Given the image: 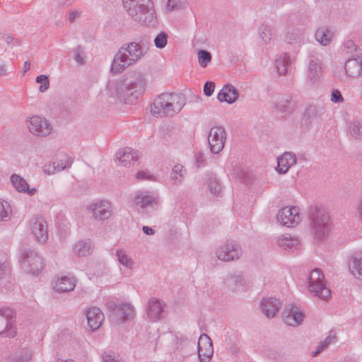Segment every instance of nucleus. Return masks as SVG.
I'll return each mask as SVG.
<instances>
[{"mask_svg":"<svg viewBox=\"0 0 362 362\" xmlns=\"http://www.w3.org/2000/svg\"><path fill=\"white\" fill-rule=\"evenodd\" d=\"M216 255L220 260L233 261L240 258L242 255V249L235 242L230 241L217 250Z\"/></svg>","mask_w":362,"mask_h":362,"instance_id":"0eeeda50","label":"nucleus"},{"mask_svg":"<svg viewBox=\"0 0 362 362\" xmlns=\"http://www.w3.org/2000/svg\"><path fill=\"white\" fill-rule=\"evenodd\" d=\"M315 37L316 40L321 45H326L330 42L332 35L329 30L324 28H320L317 30Z\"/></svg>","mask_w":362,"mask_h":362,"instance_id":"bb28decb","label":"nucleus"},{"mask_svg":"<svg viewBox=\"0 0 362 362\" xmlns=\"http://www.w3.org/2000/svg\"><path fill=\"white\" fill-rule=\"evenodd\" d=\"M132 151L125 152L122 154V156L119 158V163L123 166H127L128 164H130L132 160H133L134 154Z\"/></svg>","mask_w":362,"mask_h":362,"instance_id":"72a5a7b5","label":"nucleus"},{"mask_svg":"<svg viewBox=\"0 0 362 362\" xmlns=\"http://www.w3.org/2000/svg\"><path fill=\"white\" fill-rule=\"evenodd\" d=\"M346 74L351 77L359 76L362 71V62L357 59H351L345 64Z\"/></svg>","mask_w":362,"mask_h":362,"instance_id":"4be33fe9","label":"nucleus"},{"mask_svg":"<svg viewBox=\"0 0 362 362\" xmlns=\"http://www.w3.org/2000/svg\"><path fill=\"white\" fill-rule=\"evenodd\" d=\"M8 263L6 261H4L3 262H0V271H3L8 269Z\"/></svg>","mask_w":362,"mask_h":362,"instance_id":"09e8293b","label":"nucleus"},{"mask_svg":"<svg viewBox=\"0 0 362 362\" xmlns=\"http://www.w3.org/2000/svg\"><path fill=\"white\" fill-rule=\"evenodd\" d=\"M354 269L358 270V272H362V258L359 259H353Z\"/></svg>","mask_w":362,"mask_h":362,"instance_id":"79ce46f5","label":"nucleus"},{"mask_svg":"<svg viewBox=\"0 0 362 362\" xmlns=\"http://www.w3.org/2000/svg\"><path fill=\"white\" fill-rule=\"evenodd\" d=\"M215 88V84L214 82H206L204 87V94L207 96H210L213 94Z\"/></svg>","mask_w":362,"mask_h":362,"instance_id":"e433bc0d","label":"nucleus"},{"mask_svg":"<svg viewBox=\"0 0 362 362\" xmlns=\"http://www.w3.org/2000/svg\"><path fill=\"white\" fill-rule=\"evenodd\" d=\"M10 213L9 204L7 202H0V220L8 217Z\"/></svg>","mask_w":362,"mask_h":362,"instance_id":"f704fd0d","label":"nucleus"},{"mask_svg":"<svg viewBox=\"0 0 362 362\" xmlns=\"http://www.w3.org/2000/svg\"><path fill=\"white\" fill-rule=\"evenodd\" d=\"M90 207L95 218L105 219L110 215V206L107 202L96 203Z\"/></svg>","mask_w":362,"mask_h":362,"instance_id":"6ab92c4d","label":"nucleus"},{"mask_svg":"<svg viewBox=\"0 0 362 362\" xmlns=\"http://www.w3.org/2000/svg\"><path fill=\"white\" fill-rule=\"evenodd\" d=\"M243 277L240 274H229L226 279V284L228 288L235 290L238 285H243Z\"/></svg>","mask_w":362,"mask_h":362,"instance_id":"a878e982","label":"nucleus"},{"mask_svg":"<svg viewBox=\"0 0 362 362\" xmlns=\"http://www.w3.org/2000/svg\"><path fill=\"white\" fill-rule=\"evenodd\" d=\"M263 29L266 31V33H267L268 35H269V30L267 28L264 27V28H263Z\"/></svg>","mask_w":362,"mask_h":362,"instance_id":"13d9d810","label":"nucleus"},{"mask_svg":"<svg viewBox=\"0 0 362 362\" xmlns=\"http://www.w3.org/2000/svg\"><path fill=\"white\" fill-rule=\"evenodd\" d=\"M117 257L119 262L127 268L131 269L133 262L128 258L125 252L122 250L117 251Z\"/></svg>","mask_w":362,"mask_h":362,"instance_id":"2f4dec72","label":"nucleus"},{"mask_svg":"<svg viewBox=\"0 0 362 362\" xmlns=\"http://www.w3.org/2000/svg\"><path fill=\"white\" fill-rule=\"evenodd\" d=\"M37 83H40V91L45 92L49 88V83L48 77L45 75H40L36 78Z\"/></svg>","mask_w":362,"mask_h":362,"instance_id":"473e14b6","label":"nucleus"},{"mask_svg":"<svg viewBox=\"0 0 362 362\" xmlns=\"http://www.w3.org/2000/svg\"><path fill=\"white\" fill-rule=\"evenodd\" d=\"M313 272H318V270L317 269H315V270H313Z\"/></svg>","mask_w":362,"mask_h":362,"instance_id":"052dcab7","label":"nucleus"},{"mask_svg":"<svg viewBox=\"0 0 362 362\" xmlns=\"http://www.w3.org/2000/svg\"><path fill=\"white\" fill-rule=\"evenodd\" d=\"M226 140V132L221 126L213 127L209 133L208 141L211 152L218 153L224 147Z\"/></svg>","mask_w":362,"mask_h":362,"instance_id":"39448f33","label":"nucleus"},{"mask_svg":"<svg viewBox=\"0 0 362 362\" xmlns=\"http://www.w3.org/2000/svg\"><path fill=\"white\" fill-rule=\"evenodd\" d=\"M308 289L316 296L322 300H327L331 296V291L327 287L324 273H310L308 277Z\"/></svg>","mask_w":362,"mask_h":362,"instance_id":"f03ea898","label":"nucleus"},{"mask_svg":"<svg viewBox=\"0 0 362 362\" xmlns=\"http://www.w3.org/2000/svg\"><path fill=\"white\" fill-rule=\"evenodd\" d=\"M15 312L8 308L0 310V335L7 337H14L16 329L13 326Z\"/></svg>","mask_w":362,"mask_h":362,"instance_id":"20e7f679","label":"nucleus"},{"mask_svg":"<svg viewBox=\"0 0 362 362\" xmlns=\"http://www.w3.org/2000/svg\"><path fill=\"white\" fill-rule=\"evenodd\" d=\"M86 316L88 325L92 330L98 329L104 320V315L98 307H93L86 310Z\"/></svg>","mask_w":362,"mask_h":362,"instance_id":"f8f14e48","label":"nucleus"},{"mask_svg":"<svg viewBox=\"0 0 362 362\" xmlns=\"http://www.w3.org/2000/svg\"><path fill=\"white\" fill-rule=\"evenodd\" d=\"M324 347L320 344L317 346L316 349L320 354L324 350Z\"/></svg>","mask_w":362,"mask_h":362,"instance_id":"3c124183","label":"nucleus"},{"mask_svg":"<svg viewBox=\"0 0 362 362\" xmlns=\"http://www.w3.org/2000/svg\"><path fill=\"white\" fill-rule=\"evenodd\" d=\"M24 68L25 70H28L30 68V64L25 62L24 64Z\"/></svg>","mask_w":362,"mask_h":362,"instance_id":"4d7b16f0","label":"nucleus"},{"mask_svg":"<svg viewBox=\"0 0 362 362\" xmlns=\"http://www.w3.org/2000/svg\"><path fill=\"white\" fill-rule=\"evenodd\" d=\"M30 228L38 241L43 242L47 239V225L42 219H32L30 221Z\"/></svg>","mask_w":362,"mask_h":362,"instance_id":"ddd939ff","label":"nucleus"},{"mask_svg":"<svg viewBox=\"0 0 362 362\" xmlns=\"http://www.w3.org/2000/svg\"><path fill=\"white\" fill-rule=\"evenodd\" d=\"M155 45L158 48H163L167 43V35L164 33L159 34L154 40Z\"/></svg>","mask_w":362,"mask_h":362,"instance_id":"c9c22d12","label":"nucleus"},{"mask_svg":"<svg viewBox=\"0 0 362 362\" xmlns=\"http://www.w3.org/2000/svg\"><path fill=\"white\" fill-rule=\"evenodd\" d=\"M300 220V209L296 206H285L281 209L278 215V221L287 227L296 226Z\"/></svg>","mask_w":362,"mask_h":362,"instance_id":"423d86ee","label":"nucleus"},{"mask_svg":"<svg viewBox=\"0 0 362 362\" xmlns=\"http://www.w3.org/2000/svg\"><path fill=\"white\" fill-rule=\"evenodd\" d=\"M152 197L148 195L144 194V193H141V194L136 196L135 198V202L136 205L141 207H144L148 204H150L152 203Z\"/></svg>","mask_w":362,"mask_h":362,"instance_id":"c756f323","label":"nucleus"},{"mask_svg":"<svg viewBox=\"0 0 362 362\" xmlns=\"http://www.w3.org/2000/svg\"><path fill=\"white\" fill-rule=\"evenodd\" d=\"M143 230L146 235H152L154 233V230L152 228H148L147 226H144Z\"/></svg>","mask_w":362,"mask_h":362,"instance_id":"de8ad7c7","label":"nucleus"},{"mask_svg":"<svg viewBox=\"0 0 362 362\" xmlns=\"http://www.w3.org/2000/svg\"><path fill=\"white\" fill-rule=\"evenodd\" d=\"M355 279H362V273H352Z\"/></svg>","mask_w":362,"mask_h":362,"instance_id":"8fccbe9b","label":"nucleus"},{"mask_svg":"<svg viewBox=\"0 0 362 362\" xmlns=\"http://www.w3.org/2000/svg\"><path fill=\"white\" fill-rule=\"evenodd\" d=\"M64 163H62V165H58L57 167H54V170H52L49 166L45 165L44 170L46 173L49 175L53 173L55 170H63L66 168L67 166H69L71 163L70 158L66 156H64Z\"/></svg>","mask_w":362,"mask_h":362,"instance_id":"7c9ffc66","label":"nucleus"},{"mask_svg":"<svg viewBox=\"0 0 362 362\" xmlns=\"http://www.w3.org/2000/svg\"><path fill=\"white\" fill-rule=\"evenodd\" d=\"M276 69L279 74H285L286 69L283 62H279V63L276 64Z\"/></svg>","mask_w":362,"mask_h":362,"instance_id":"c03bdc74","label":"nucleus"},{"mask_svg":"<svg viewBox=\"0 0 362 362\" xmlns=\"http://www.w3.org/2000/svg\"><path fill=\"white\" fill-rule=\"evenodd\" d=\"M279 245L285 250L296 249L300 242L298 239L283 236L279 239Z\"/></svg>","mask_w":362,"mask_h":362,"instance_id":"393cba45","label":"nucleus"},{"mask_svg":"<svg viewBox=\"0 0 362 362\" xmlns=\"http://www.w3.org/2000/svg\"><path fill=\"white\" fill-rule=\"evenodd\" d=\"M119 52L125 57V58L132 64L136 61L140 56V48L138 44L132 42L126 46H123L119 50Z\"/></svg>","mask_w":362,"mask_h":362,"instance_id":"f3484780","label":"nucleus"},{"mask_svg":"<svg viewBox=\"0 0 362 362\" xmlns=\"http://www.w3.org/2000/svg\"><path fill=\"white\" fill-rule=\"evenodd\" d=\"M31 357V351L28 348H23L11 354L8 362H28Z\"/></svg>","mask_w":362,"mask_h":362,"instance_id":"aec40b11","label":"nucleus"},{"mask_svg":"<svg viewBox=\"0 0 362 362\" xmlns=\"http://www.w3.org/2000/svg\"><path fill=\"white\" fill-rule=\"evenodd\" d=\"M318 354H320V353H319L317 350H315V351H313V352L312 353V356H313V357H315V356H317Z\"/></svg>","mask_w":362,"mask_h":362,"instance_id":"5fc2aeb1","label":"nucleus"},{"mask_svg":"<svg viewBox=\"0 0 362 362\" xmlns=\"http://www.w3.org/2000/svg\"><path fill=\"white\" fill-rule=\"evenodd\" d=\"M78 16L79 13L78 11H69L67 15V18L69 22H73Z\"/></svg>","mask_w":362,"mask_h":362,"instance_id":"37998d69","label":"nucleus"},{"mask_svg":"<svg viewBox=\"0 0 362 362\" xmlns=\"http://www.w3.org/2000/svg\"><path fill=\"white\" fill-rule=\"evenodd\" d=\"M136 176L138 178L151 179V175L147 172H139Z\"/></svg>","mask_w":362,"mask_h":362,"instance_id":"49530a36","label":"nucleus"},{"mask_svg":"<svg viewBox=\"0 0 362 362\" xmlns=\"http://www.w3.org/2000/svg\"><path fill=\"white\" fill-rule=\"evenodd\" d=\"M332 101L333 102H339L342 100V97L340 94V92L338 90H334L332 93Z\"/></svg>","mask_w":362,"mask_h":362,"instance_id":"a19ab883","label":"nucleus"},{"mask_svg":"<svg viewBox=\"0 0 362 362\" xmlns=\"http://www.w3.org/2000/svg\"><path fill=\"white\" fill-rule=\"evenodd\" d=\"M198 354L201 362H210L214 354L212 341L210 337L203 334L198 341Z\"/></svg>","mask_w":362,"mask_h":362,"instance_id":"6e6552de","label":"nucleus"},{"mask_svg":"<svg viewBox=\"0 0 362 362\" xmlns=\"http://www.w3.org/2000/svg\"><path fill=\"white\" fill-rule=\"evenodd\" d=\"M103 362H119L118 359L115 358L114 354L105 352L103 356Z\"/></svg>","mask_w":362,"mask_h":362,"instance_id":"58836bf2","label":"nucleus"},{"mask_svg":"<svg viewBox=\"0 0 362 362\" xmlns=\"http://www.w3.org/2000/svg\"><path fill=\"white\" fill-rule=\"evenodd\" d=\"M122 53V52L118 51L115 56L111 68V71L113 73H119L123 71L126 66L131 64Z\"/></svg>","mask_w":362,"mask_h":362,"instance_id":"b1692460","label":"nucleus"},{"mask_svg":"<svg viewBox=\"0 0 362 362\" xmlns=\"http://www.w3.org/2000/svg\"><path fill=\"white\" fill-rule=\"evenodd\" d=\"M28 128L31 133L39 136H47L52 129L47 121L39 116H33L30 118Z\"/></svg>","mask_w":362,"mask_h":362,"instance_id":"9d476101","label":"nucleus"},{"mask_svg":"<svg viewBox=\"0 0 362 362\" xmlns=\"http://www.w3.org/2000/svg\"><path fill=\"white\" fill-rule=\"evenodd\" d=\"M11 179L13 185L18 191L28 192L30 195L35 194V189H30L28 184L23 177L17 175H13Z\"/></svg>","mask_w":362,"mask_h":362,"instance_id":"5701e85b","label":"nucleus"},{"mask_svg":"<svg viewBox=\"0 0 362 362\" xmlns=\"http://www.w3.org/2000/svg\"><path fill=\"white\" fill-rule=\"evenodd\" d=\"M106 306L109 311L112 312L115 315L117 305H115L114 302H109L106 304Z\"/></svg>","mask_w":362,"mask_h":362,"instance_id":"a18cd8bd","label":"nucleus"},{"mask_svg":"<svg viewBox=\"0 0 362 362\" xmlns=\"http://www.w3.org/2000/svg\"><path fill=\"white\" fill-rule=\"evenodd\" d=\"M182 169V166L176 165V166L174 167L173 171L174 172H177V171L179 170L180 172H181Z\"/></svg>","mask_w":362,"mask_h":362,"instance_id":"864d4df0","label":"nucleus"},{"mask_svg":"<svg viewBox=\"0 0 362 362\" xmlns=\"http://www.w3.org/2000/svg\"><path fill=\"white\" fill-rule=\"evenodd\" d=\"M75 251L79 256H86L90 253L91 247L88 243L80 242L75 245Z\"/></svg>","mask_w":362,"mask_h":362,"instance_id":"cd10ccee","label":"nucleus"},{"mask_svg":"<svg viewBox=\"0 0 362 362\" xmlns=\"http://www.w3.org/2000/svg\"><path fill=\"white\" fill-rule=\"evenodd\" d=\"M163 310L160 302L157 299H152L148 302L147 318L149 321L155 322L160 318Z\"/></svg>","mask_w":362,"mask_h":362,"instance_id":"dca6fc26","label":"nucleus"},{"mask_svg":"<svg viewBox=\"0 0 362 362\" xmlns=\"http://www.w3.org/2000/svg\"><path fill=\"white\" fill-rule=\"evenodd\" d=\"M304 314L300 308L293 304L286 306L283 313L284 322L289 326H298L304 319Z\"/></svg>","mask_w":362,"mask_h":362,"instance_id":"1a4fd4ad","label":"nucleus"},{"mask_svg":"<svg viewBox=\"0 0 362 362\" xmlns=\"http://www.w3.org/2000/svg\"><path fill=\"white\" fill-rule=\"evenodd\" d=\"M239 97L238 90L232 85L224 86L217 95V99L221 103L232 104L237 101Z\"/></svg>","mask_w":362,"mask_h":362,"instance_id":"4468645a","label":"nucleus"},{"mask_svg":"<svg viewBox=\"0 0 362 362\" xmlns=\"http://www.w3.org/2000/svg\"><path fill=\"white\" fill-rule=\"evenodd\" d=\"M76 280L73 277L62 276L52 282L53 289L58 293L69 292L74 289Z\"/></svg>","mask_w":362,"mask_h":362,"instance_id":"9b49d317","label":"nucleus"},{"mask_svg":"<svg viewBox=\"0 0 362 362\" xmlns=\"http://www.w3.org/2000/svg\"><path fill=\"white\" fill-rule=\"evenodd\" d=\"M358 211H359L360 214L362 216V201H361V202L360 204V206H358Z\"/></svg>","mask_w":362,"mask_h":362,"instance_id":"6e6d98bb","label":"nucleus"},{"mask_svg":"<svg viewBox=\"0 0 362 362\" xmlns=\"http://www.w3.org/2000/svg\"><path fill=\"white\" fill-rule=\"evenodd\" d=\"M124 6L129 14L134 17H140L142 14L149 13L153 16L154 10L151 0H123Z\"/></svg>","mask_w":362,"mask_h":362,"instance_id":"7ed1b4c3","label":"nucleus"},{"mask_svg":"<svg viewBox=\"0 0 362 362\" xmlns=\"http://www.w3.org/2000/svg\"><path fill=\"white\" fill-rule=\"evenodd\" d=\"M56 362H75V361L72 359H66L64 361L60 358H57V359H56Z\"/></svg>","mask_w":362,"mask_h":362,"instance_id":"603ef678","label":"nucleus"},{"mask_svg":"<svg viewBox=\"0 0 362 362\" xmlns=\"http://www.w3.org/2000/svg\"><path fill=\"white\" fill-rule=\"evenodd\" d=\"M115 315L122 322L131 320L134 316V308L129 304L117 305Z\"/></svg>","mask_w":362,"mask_h":362,"instance_id":"412c9836","label":"nucleus"},{"mask_svg":"<svg viewBox=\"0 0 362 362\" xmlns=\"http://www.w3.org/2000/svg\"><path fill=\"white\" fill-rule=\"evenodd\" d=\"M362 127L358 126V125H353L350 129V134L352 136L355 138H359L360 137V130Z\"/></svg>","mask_w":362,"mask_h":362,"instance_id":"ea45409f","label":"nucleus"},{"mask_svg":"<svg viewBox=\"0 0 362 362\" xmlns=\"http://www.w3.org/2000/svg\"><path fill=\"white\" fill-rule=\"evenodd\" d=\"M179 99L180 97L177 95L163 93L155 100L151 112L153 115L159 116L173 115L181 109Z\"/></svg>","mask_w":362,"mask_h":362,"instance_id":"f257e3e1","label":"nucleus"},{"mask_svg":"<svg viewBox=\"0 0 362 362\" xmlns=\"http://www.w3.org/2000/svg\"><path fill=\"white\" fill-rule=\"evenodd\" d=\"M279 300L274 298H267L262 300L263 313L269 318L274 317L279 309Z\"/></svg>","mask_w":362,"mask_h":362,"instance_id":"2eb2a0df","label":"nucleus"},{"mask_svg":"<svg viewBox=\"0 0 362 362\" xmlns=\"http://www.w3.org/2000/svg\"><path fill=\"white\" fill-rule=\"evenodd\" d=\"M336 339V336L335 334H332V333H330L327 337L326 339L320 342L319 344L320 345H322L324 349H326L331 343H332L334 340Z\"/></svg>","mask_w":362,"mask_h":362,"instance_id":"4c0bfd02","label":"nucleus"},{"mask_svg":"<svg viewBox=\"0 0 362 362\" xmlns=\"http://www.w3.org/2000/svg\"><path fill=\"white\" fill-rule=\"evenodd\" d=\"M310 69L311 71H313L312 65L310 66Z\"/></svg>","mask_w":362,"mask_h":362,"instance_id":"bf43d9fd","label":"nucleus"},{"mask_svg":"<svg viewBox=\"0 0 362 362\" xmlns=\"http://www.w3.org/2000/svg\"><path fill=\"white\" fill-rule=\"evenodd\" d=\"M295 163V156L291 153H285L277 159V170L280 173H285Z\"/></svg>","mask_w":362,"mask_h":362,"instance_id":"a211bd4d","label":"nucleus"},{"mask_svg":"<svg viewBox=\"0 0 362 362\" xmlns=\"http://www.w3.org/2000/svg\"><path fill=\"white\" fill-rule=\"evenodd\" d=\"M211 56L210 53L205 50H200L198 52V61L199 64L202 67H206L208 63L210 62Z\"/></svg>","mask_w":362,"mask_h":362,"instance_id":"c85d7f7f","label":"nucleus"}]
</instances>
